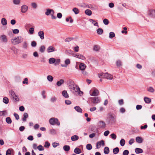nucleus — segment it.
<instances>
[{"mask_svg": "<svg viewBox=\"0 0 155 155\" xmlns=\"http://www.w3.org/2000/svg\"><path fill=\"white\" fill-rule=\"evenodd\" d=\"M74 152L76 154H79L81 153V151L80 149L78 147H76L74 149Z\"/></svg>", "mask_w": 155, "mask_h": 155, "instance_id": "a878e982", "label": "nucleus"}, {"mask_svg": "<svg viewBox=\"0 0 155 155\" xmlns=\"http://www.w3.org/2000/svg\"><path fill=\"white\" fill-rule=\"evenodd\" d=\"M23 41V38L21 37H15L11 39V42L14 45H17Z\"/></svg>", "mask_w": 155, "mask_h": 155, "instance_id": "f03ea898", "label": "nucleus"}, {"mask_svg": "<svg viewBox=\"0 0 155 155\" xmlns=\"http://www.w3.org/2000/svg\"><path fill=\"white\" fill-rule=\"evenodd\" d=\"M107 119L109 124H113L116 122V116L113 113L109 112L108 113Z\"/></svg>", "mask_w": 155, "mask_h": 155, "instance_id": "f257e3e1", "label": "nucleus"}, {"mask_svg": "<svg viewBox=\"0 0 155 155\" xmlns=\"http://www.w3.org/2000/svg\"><path fill=\"white\" fill-rule=\"evenodd\" d=\"M91 130L95 133H98V130L97 127L94 126H92L91 127Z\"/></svg>", "mask_w": 155, "mask_h": 155, "instance_id": "f3484780", "label": "nucleus"}, {"mask_svg": "<svg viewBox=\"0 0 155 155\" xmlns=\"http://www.w3.org/2000/svg\"><path fill=\"white\" fill-rule=\"evenodd\" d=\"M120 144L121 146H123L124 145L125 141L124 139H122L120 141Z\"/></svg>", "mask_w": 155, "mask_h": 155, "instance_id": "c03bdc74", "label": "nucleus"}, {"mask_svg": "<svg viewBox=\"0 0 155 155\" xmlns=\"http://www.w3.org/2000/svg\"><path fill=\"white\" fill-rule=\"evenodd\" d=\"M144 100L145 102L147 104H150L151 101V99L147 97H144Z\"/></svg>", "mask_w": 155, "mask_h": 155, "instance_id": "a211bd4d", "label": "nucleus"}, {"mask_svg": "<svg viewBox=\"0 0 155 155\" xmlns=\"http://www.w3.org/2000/svg\"><path fill=\"white\" fill-rule=\"evenodd\" d=\"M100 49V47L97 45H95L94 48V50L96 51H98Z\"/></svg>", "mask_w": 155, "mask_h": 155, "instance_id": "4d7b16f0", "label": "nucleus"}, {"mask_svg": "<svg viewBox=\"0 0 155 155\" xmlns=\"http://www.w3.org/2000/svg\"><path fill=\"white\" fill-rule=\"evenodd\" d=\"M95 5H92L91 4L89 5H88V8L90 9H91V10H94L95 9Z\"/></svg>", "mask_w": 155, "mask_h": 155, "instance_id": "09e8293b", "label": "nucleus"}, {"mask_svg": "<svg viewBox=\"0 0 155 155\" xmlns=\"http://www.w3.org/2000/svg\"><path fill=\"white\" fill-rule=\"evenodd\" d=\"M97 33L99 35H101L103 33V30L101 28H99L97 30Z\"/></svg>", "mask_w": 155, "mask_h": 155, "instance_id": "a18cd8bd", "label": "nucleus"}, {"mask_svg": "<svg viewBox=\"0 0 155 155\" xmlns=\"http://www.w3.org/2000/svg\"><path fill=\"white\" fill-rule=\"evenodd\" d=\"M55 51H56V50H55V48L52 46H49L47 50V52L48 53L52 52Z\"/></svg>", "mask_w": 155, "mask_h": 155, "instance_id": "ddd939ff", "label": "nucleus"}, {"mask_svg": "<svg viewBox=\"0 0 155 155\" xmlns=\"http://www.w3.org/2000/svg\"><path fill=\"white\" fill-rule=\"evenodd\" d=\"M85 13L88 15L90 16L92 14V12L89 9H87L85 11Z\"/></svg>", "mask_w": 155, "mask_h": 155, "instance_id": "4c0bfd02", "label": "nucleus"}, {"mask_svg": "<svg viewBox=\"0 0 155 155\" xmlns=\"http://www.w3.org/2000/svg\"><path fill=\"white\" fill-rule=\"evenodd\" d=\"M109 149L108 147H106L104 148V153L105 154H107L109 153Z\"/></svg>", "mask_w": 155, "mask_h": 155, "instance_id": "72a5a7b5", "label": "nucleus"}, {"mask_svg": "<svg viewBox=\"0 0 155 155\" xmlns=\"http://www.w3.org/2000/svg\"><path fill=\"white\" fill-rule=\"evenodd\" d=\"M86 65L83 63H81L79 65V68L81 70H84L86 68Z\"/></svg>", "mask_w": 155, "mask_h": 155, "instance_id": "b1692460", "label": "nucleus"}, {"mask_svg": "<svg viewBox=\"0 0 155 155\" xmlns=\"http://www.w3.org/2000/svg\"><path fill=\"white\" fill-rule=\"evenodd\" d=\"M62 95L65 98H68L69 97V95L66 90H64L62 91Z\"/></svg>", "mask_w": 155, "mask_h": 155, "instance_id": "6ab92c4d", "label": "nucleus"}, {"mask_svg": "<svg viewBox=\"0 0 155 155\" xmlns=\"http://www.w3.org/2000/svg\"><path fill=\"white\" fill-rule=\"evenodd\" d=\"M74 38H68L65 39V41L69 42L73 40Z\"/></svg>", "mask_w": 155, "mask_h": 155, "instance_id": "69168bd1", "label": "nucleus"}, {"mask_svg": "<svg viewBox=\"0 0 155 155\" xmlns=\"http://www.w3.org/2000/svg\"><path fill=\"white\" fill-rule=\"evenodd\" d=\"M31 6L34 8H36L37 7V4L35 2L32 3L31 4Z\"/></svg>", "mask_w": 155, "mask_h": 155, "instance_id": "bf43d9fd", "label": "nucleus"}, {"mask_svg": "<svg viewBox=\"0 0 155 155\" xmlns=\"http://www.w3.org/2000/svg\"><path fill=\"white\" fill-rule=\"evenodd\" d=\"M103 22L104 23L105 25H108L109 23V21L107 19H106V18L104 19L103 20Z\"/></svg>", "mask_w": 155, "mask_h": 155, "instance_id": "864d4df0", "label": "nucleus"}, {"mask_svg": "<svg viewBox=\"0 0 155 155\" xmlns=\"http://www.w3.org/2000/svg\"><path fill=\"white\" fill-rule=\"evenodd\" d=\"M44 34L43 31H40L38 32V35L41 40H43L44 39Z\"/></svg>", "mask_w": 155, "mask_h": 155, "instance_id": "4468645a", "label": "nucleus"}, {"mask_svg": "<svg viewBox=\"0 0 155 155\" xmlns=\"http://www.w3.org/2000/svg\"><path fill=\"white\" fill-rule=\"evenodd\" d=\"M70 63V60L69 59L66 60L65 61V64H61V66L62 67H67V65Z\"/></svg>", "mask_w": 155, "mask_h": 155, "instance_id": "dca6fc26", "label": "nucleus"}, {"mask_svg": "<svg viewBox=\"0 0 155 155\" xmlns=\"http://www.w3.org/2000/svg\"><path fill=\"white\" fill-rule=\"evenodd\" d=\"M6 121L8 124H11L12 122V120L9 117H8L6 118Z\"/></svg>", "mask_w": 155, "mask_h": 155, "instance_id": "58836bf2", "label": "nucleus"}, {"mask_svg": "<svg viewBox=\"0 0 155 155\" xmlns=\"http://www.w3.org/2000/svg\"><path fill=\"white\" fill-rule=\"evenodd\" d=\"M23 48L24 49L27 48L28 46V43L26 41H24L22 45Z\"/></svg>", "mask_w": 155, "mask_h": 155, "instance_id": "473e14b6", "label": "nucleus"}, {"mask_svg": "<svg viewBox=\"0 0 155 155\" xmlns=\"http://www.w3.org/2000/svg\"><path fill=\"white\" fill-rule=\"evenodd\" d=\"M47 79L50 82H52L53 80V78L51 75H49L47 76Z\"/></svg>", "mask_w": 155, "mask_h": 155, "instance_id": "f704fd0d", "label": "nucleus"}, {"mask_svg": "<svg viewBox=\"0 0 155 155\" xmlns=\"http://www.w3.org/2000/svg\"><path fill=\"white\" fill-rule=\"evenodd\" d=\"M28 117V115L26 113H25L23 114V117L22 118V120L24 121H25L26 120V118Z\"/></svg>", "mask_w": 155, "mask_h": 155, "instance_id": "c85d7f7f", "label": "nucleus"}, {"mask_svg": "<svg viewBox=\"0 0 155 155\" xmlns=\"http://www.w3.org/2000/svg\"><path fill=\"white\" fill-rule=\"evenodd\" d=\"M148 14L150 17L155 18V10H150L148 12Z\"/></svg>", "mask_w": 155, "mask_h": 155, "instance_id": "9d476101", "label": "nucleus"}, {"mask_svg": "<svg viewBox=\"0 0 155 155\" xmlns=\"http://www.w3.org/2000/svg\"><path fill=\"white\" fill-rule=\"evenodd\" d=\"M56 60L54 58H51L49 59V63L50 64H52L54 63L55 62Z\"/></svg>", "mask_w": 155, "mask_h": 155, "instance_id": "c756f323", "label": "nucleus"}, {"mask_svg": "<svg viewBox=\"0 0 155 155\" xmlns=\"http://www.w3.org/2000/svg\"><path fill=\"white\" fill-rule=\"evenodd\" d=\"M77 92L80 96H82L83 94V92L80 90V89L79 87V89L78 90V91Z\"/></svg>", "mask_w": 155, "mask_h": 155, "instance_id": "13d9d810", "label": "nucleus"}, {"mask_svg": "<svg viewBox=\"0 0 155 155\" xmlns=\"http://www.w3.org/2000/svg\"><path fill=\"white\" fill-rule=\"evenodd\" d=\"M98 77L100 78H105L110 80L112 79L113 78L112 75L107 73L99 74Z\"/></svg>", "mask_w": 155, "mask_h": 155, "instance_id": "7ed1b4c3", "label": "nucleus"}, {"mask_svg": "<svg viewBox=\"0 0 155 155\" xmlns=\"http://www.w3.org/2000/svg\"><path fill=\"white\" fill-rule=\"evenodd\" d=\"M63 149L66 151H68L70 149V146L68 145H64L63 147Z\"/></svg>", "mask_w": 155, "mask_h": 155, "instance_id": "e433bc0d", "label": "nucleus"}, {"mask_svg": "<svg viewBox=\"0 0 155 155\" xmlns=\"http://www.w3.org/2000/svg\"><path fill=\"white\" fill-rule=\"evenodd\" d=\"M135 153L137 154L142 153L143 152L142 149L138 148H135Z\"/></svg>", "mask_w": 155, "mask_h": 155, "instance_id": "4be33fe9", "label": "nucleus"}, {"mask_svg": "<svg viewBox=\"0 0 155 155\" xmlns=\"http://www.w3.org/2000/svg\"><path fill=\"white\" fill-rule=\"evenodd\" d=\"M147 91L150 93H153L154 92L155 90L152 87H150L147 88Z\"/></svg>", "mask_w": 155, "mask_h": 155, "instance_id": "2f4dec72", "label": "nucleus"}, {"mask_svg": "<svg viewBox=\"0 0 155 155\" xmlns=\"http://www.w3.org/2000/svg\"><path fill=\"white\" fill-rule=\"evenodd\" d=\"M111 138L114 140L115 139L117 138L116 135L114 133L110 135Z\"/></svg>", "mask_w": 155, "mask_h": 155, "instance_id": "680f3d73", "label": "nucleus"}, {"mask_svg": "<svg viewBox=\"0 0 155 155\" xmlns=\"http://www.w3.org/2000/svg\"><path fill=\"white\" fill-rule=\"evenodd\" d=\"M13 2L15 5H19L20 3V0H13Z\"/></svg>", "mask_w": 155, "mask_h": 155, "instance_id": "de8ad7c7", "label": "nucleus"}, {"mask_svg": "<svg viewBox=\"0 0 155 155\" xmlns=\"http://www.w3.org/2000/svg\"><path fill=\"white\" fill-rule=\"evenodd\" d=\"M50 124L52 125H54L55 124L58 126L60 125V123L58 121V120L57 118L52 117L49 120Z\"/></svg>", "mask_w": 155, "mask_h": 155, "instance_id": "423d86ee", "label": "nucleus"}, {"mask_svg": "<svg viewBox=\"0 0 155 155\" xmlns=\"http://www.w3.org/2000/svg\"><path fill=\"white\" fill-rule=\"evenodd\" d=\"M14 99L16 101H19V98L18 96L15 95L13 97Z\"/></svg>", "mask_w": 155, "mask_h": 155, "instance_id": "0e129e2a", "label": "nucleus"}, {"mask_svg": "<svg viewBox=\"0 0 155 155\" xmlns=\"http://www.w3.org/2000/svg\"><path fill=\"white\" fill-rule=\"evenodd\" d=\"M45 50V46L44 45H42L40 48L39 51L41 53H43L44 52Z\"/></svg>", "mask_w": 155, "mask_h": 155, "instance_id": "37998d69", "label": "nucleus"}, {"mask_svg": "<svg viewBox=\"0 0 155 155\" xmlns=\"http://www.w3.org/2000/svg\"><path fill=\"white\" fill-rule=\"evenodd\" d=\"M50 132L51 134H56L55 130L54 129H51L50 130Z\"/></svg>", "mask_w": 155, "mask_h": 155, "instance_id": "052dcab7", "label": "nucleus"}, {"mask_svg": "<svg viewBox=\"0 0 155 155\" xmlns=\"http://www.w3.org/2000/svg\"><path fill=\"white\" fill-rule=\"evenodd\" d=\"M31 45L32 47H35L37 45V43L35 41H33L31 42Z\"/></svg>", "mask_w": 155, "mask_h": 155, "instance_id": "6e6d98bb", "label": "nucleus"}, {"mask_svg": "<svg viewBox=\"0 0 155 155\" xmlns=\"http://www.w3.org/2000/svg\"><path fill=\"white\" fill-rule=\"evenodd\" d=\"M2 41L4 42H6L7 41V39L6 36L5 35H2L0 36Z\"/></svg>", "mask_w": 155, "mask_h": 155, "instance_id": "aec40b11", "label": "nucleus"}, {"mask_svg": "<svg viewBox=\"0 0 155 155\" xmlns=\"http://www.w3.org/2000/svg\"><path fill=\"white\" fill-rule=\"evenodd\" d=\"M39 151H42L44 149L43 147L41 145H39L38 147L37 148Z\"/></svg>", "mask_w": 155, "mask_h": 155, "instance_id": "8fccbe9b", "label": "nucleus"}, {"mask_svg": "<svg viewBox=\"0 0 155 155\" xmlns=\"http://www.w3.org/2000/svg\"><path fill=\"white\" fill-rule=\"evenodd\" d=\"M52 13L54 14V11L52 9L48 8L46 9V12H45V14L47 16L49 15L50 14H51Z\"/></svg>", "mask_w": 155, "mask_h": 155, "instance_id": "9b49d317", "label": "nucleus"}, {"mask_svg": "<svg viewBox=\"0 0 155 155\" xmlns=\"http://www.w3.org/2000/svg\"><path fill=\"white\" fill-rule=\"evenodd\" d=\"M119 152V149L118 147L114 148L113 150V152L114 154H117Z\"/></svg>", "mask_w": 155, "mask_h": 155, "instance_id": "c9c22d12", "label": "nucleus"}, {"mask_svg": "<svg viewBox=\"0 0 155 155\" xmlns=\"http://www.w3.org/2000/svg\"><path fill=\"white\" fill-rule=\"evenodd\" d=\"M105 125V123L103 121H101L98 123V126L100 128H104Z\"/></svg>", "mask_w": 155, "mask_h": 155, "instance_id": "f8f14e48", "label": "nucleus"}, {"mask_svg": "<svg viewBox=\"0 0 155 155\" xmlns=\"http://www.w3.org/2000/svg\"><path fill=\"white\" fill-rule=\"evenodd\" d=\"M90 95L92 96H97L99 94L98 90L95 88H93L92 89L90 90Z\"/></svg>", "mask_w": 155, "mask_h": 155, "instance_id": "0eeeda50", "label": "nucleus"}, {"mask_svg": "<svg viewBox=\"0 0 155 155\" xmlns=\"http://www.w3.org/2000/svg\"><path fill=\"white\" fill-rule=\"evenodd\" d=\"M13 33L15 34H18L19 32V30L18 29H15L12 30Z\"/></svg>", "mask_w": 155, "mask_h": 155, "instance_id": "338daca9", "label": "nucleus"}, {"mask_svg": "<svg viewBox=\"0 0 155 155\" xmlns=\"http://www.w3.org/2000/svg\"><path fill=\"white\" fill-rule=\"evenodd\" d=\"M78 136L76 135L73 136L71 137V140L72 141H76L78 140Z\"/></svg>", "mask_w": 155, "mask_h": 155, "instance_id": "cd10ccee", "label": "nucleus"}, {"mask_svg": "<svg viewBox=\"0 0 155 155\" xmlns=\"http://www.w3.org/2000/svg\"><path fill=\"white\" fill-rule=\"evenodd\" d=\"M34 27H32L30 28L29 29V32L31 34H32L34 33Z\"/></svg>", "mask_w": 155, "mask_h": 155, "instance_id": "3c124183", "label": "nucleus"}, {"mask_svg": "<svg viewBox=\"0 0 155 155\" xmlns=\"http://www.w3.org/2000/svg\"><path fill=\"white\" fill-rule=\"evenodd\" d=\"M28 7L26 5H24L21 7V12L22 13H25L27 11Z\"/></svg>", "mask_w": 155, "mask_h": 155, "instance_id": "6e6552de", "label": "nucleus"}, {"mask_svg": "<svg viewBox=\"0 0 155 155\" xmlns=\"http://www.w3.org/2000/svg\"><path fill=\"white\" fill-rule=\"evenodd\" d=\"M6 155H12L11 154V150L10 149H8L6 152Z\"/></svg>", "mask_w": 155, "mask_h": 155, "instance_id": "774afa93", "label": "nucleus"}, {"mask_svg": "<svg viewBox=\"0 0 155 155\" xmlns=\"http://www.w3.org/2000/svg\"><path fill=\"white\" fill-rule=\"evenodd\" d=\"M74 109L78 112L82 113V110L81 108L79 106H76L74 107Z\"/></svg>", "mask_w": 155, "mask_h": 155, "instance_id": "5701e85b", "label": "nucleus"}, {"mask_svg": "<svg viewBox=\"0 0 155 155\" xmlns=\"http://www.w3.org/2000/svg\"><path fill=\"white\" fill-rule=\"evenodd\" d=\"M74 57L82 60H84L85 59V57L83 55L81 54H75Z\"/></svg>", "mask_w": 155, "mask_h": 155, "instance_id": "2eb2a0df", "label": "nucleus"}, {"mask_svg": "<svg viewBox=\"0 0 155 155\" xmlns=\"http://www.w3.org/2000/svg\"><path fill=\"white\" fill-rule=\"evenodd\" d=\"M89 20L90 22H92L94 24V26H97L98 27H99L97 22L95 20L91 19H90Z\"/></svg>", "mask_w": 155, "mask_h": 155, "instance_id": "393cba45", "label": "nucleus"}, {"mask_svg": "<svg viewBox=\"0 0 155 155\" xmlns=\"http://www.w3.org/2000/svg\"><path fill=\"white\" fill-rule=\"evenodd\" d=\"M101 145L103 146H104L105 145L104 141L103 140H101L97 142L96 143L97 148V149L101 147Z\"/></svg>", "mask_w": 155, "mask_h": 155, "instance_id": "1a4fd4ad", "label": "nucleus"}, {"mask_svg": "<svg viewBox=\"0 0 155 155\" xmlns=\"http://www.w3.org/2000/svg\"><path fill=\"white\" fill-rule=\"evenodd\" d=\"M86 148L88 150H90L92 148V147L91 144H88L86 145Z\"/></svg>", "mask_w": 155, "mask_h": 155, "instance_id": "5fc2aeb1", "label": "nucleus"}, {"mask_svg": "<svg viewBox=\"0 0 155 155\" xmlns=\"http://www.w3.org/2000/svg\"><path fill=\"white\" fill-rule=\"evenodd\" d=\"M69 88L71 91L74 94L77 93L78 90L79 89V87L75 84L72 86L69 85Z\"/></svg>", "mask_w": 155, "mask_h": 155, "instance_id": "39448f33", "label": "nucleus"}, {"mask_svg": "<svg viewBox=\"0 0 155 155\" xmlns=\"http://www.w3.org/2000/svg\"><path fill=\"white\" fill-rule=\"evenodd\" d=\"M3 102L5 104H7L9 102V99L7 97H4L3 99Z\"/></svg>", "mask_w": 155, "mask_h": 155, "instance_id": "ea45409f", "label": "nucleus"}, {"mask_svg": "<svg viewBox=\"0 0 155 155\" xmlns=\"http://www.w3.org/2000/svg\"><path fill=\"white\" fill-rule=\"evenodd\" d=\"M90 99L94 105L100 103L101 101L100 98L98 97H91Z\"/></svg>", "mask_w": 155, "mask_h": 155, "instance_id": "20e7f679", "label": "nucleus"}, {"mask_svg": "<svg viewBox=\"0 0 155 155\" xmlns=\"http://www.w3.org/2000/svg\"><path fill=\"white\" fill-rule=\"evenodd\" d=\"M136 141L138 143H141L143 141V139L140 137H137L136 138Z\"/></svg>", "mask_w": 155, "mask_h": 155, "instance_id": "412c9836", "label": "nucleus"}, {"mask_svg": "<svg viewBox=\"0 0 155 155\" xmlns=\"http://www.w3.org/2000/svg\"><path fill=\"white\" fill-rule=\"evenodd\" d=\"M129 153V151L127 150H125L123 152V155H128Z\"/></svg>", "mask_w": 155, "mask_h": 155, "instance_id": "e2e57ef3", "label": "nucleus"}, {"mask_svg": "<svg viewBox=\"0 0 155 155\" xmlns=\"http://www.w3.org/2000/svg\"><path fill=\"white\" fill-rule=\"evenodd\" d=\"M72 11L75 14H77L79 13V9L76 8H74L73 9Z\"/></svg>", "mask_w": 155, "mask_h": 155, "instance_id": "a19ab883", "label": "nucleus"}, {"mask_svg": "<svg viewBox=\"0 0 155 155\" xmlns=\"http://www.w3.org/2000/svg\"><path fill=\"white\" fill-rule=\"evenodd\" d=\"M50 145V143L48 141H46L45 142V144L44 145V147L45 148H48L49 147Z\"/></svg>", "mask_w": 155, "mask_h": 155, "instance_id": "603ef678", "label": "nucleus"}, {"mask_svg": "<svg viewBox=\"0 0 155 155\" xmlns=\"http://www.w3.org/2000/svg\"><path fill=\"white\" fill-rule=\"evenodd\" d=\"M1 22L3 25H5L7 24V21L5 18H3L1 20Z\"/></svg>", "mask_w": 155, "mask_h": 155, "instance_id": "bb28decb", "label": "nucleus"}, {"mask_svg": "<svg viewBox=\"0 0 155 155\" xmlns=\"http://www.w3.org/2000/svg\"><path fill=\"white\" fill-rule=\"evenodd\" d=\"M64 82V80L63 79H61L59 81L57 82V85L58 86H60Z\"/></svg>", "mask_w": 155, "mask_h": 155, "instance_id": "7c9ffc66", "label": "nucleus"}, {"mask_svg": "<svg viewBox=\"0 0 155 155\" xmlns=\"http://www.w3.org/2000/svg\"><path fill=\"white\" fill-rule=\"evenodd\" d=\"M115 36V34L113 32H110L109 33V37L110 38H112Z\"/></svg>", "mask_w": 155, "mask_h": 155, "instance_id": "49530a36", "label": "nucleus"}, {"mask_svg": "<svg viewBox=\"0 0 155 155\" xmlns=\"http://www.w3.org/2000/svg\"><path fill=\"white\" fill-rule=\"evenodd\" d=\"M67 83L68 86L69 85L72 86L75 84L74 81H73L72 80H68L67 81Z\"/></svg>", "mask_w": 155, "mask_h": 155, "instance_id": "79ce46f5", "label": "nucleus"}]
</instances>
